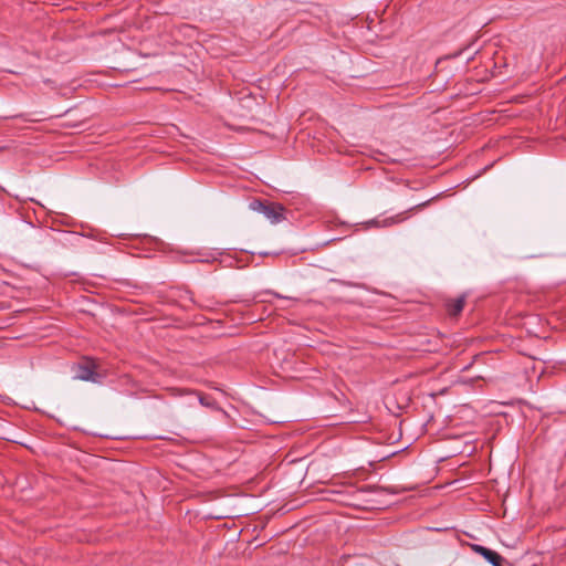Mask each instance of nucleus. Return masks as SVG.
Masks as SVG:
<instances>
[{"label":"nucleus","instance_id":"1","mask_svg":"<svg viewBox=\"0 0 566 566\" xmlns=\"http://www.w3.org/2000/svg\"><path fill=\"white\" fill-rule=\"evenodd\" d=\"M97 363L94 359L85 357L75 366V378L98 382L103 375L97 370Z\"/></svg>","mask_w":566,"mask_h":566},{"label":"nucleus","instance_id":"2","mask_svg":"<svg viewBox=\"0 0 566 566\" xmlns=\"http://www.w3.org/2000/svg\"><path fill=\"white\" fill-rule=\"evenodd\" d=\"M262 214L271 221V223H279L285 219L284 208L280 203L269 202Z\"/></svg>","mask_w":566,"mask_h":566},{"label":"nucleus","instance_id":"3","mask_svg":"<svg viewBox=\"0 0 566 566\" xmlns=\"http://www.w3.org/2000/svg\"><path fill=\"white\" fill-rule=\"evenodd\" d=\"M472 549L483 556L493 566H502L503 557L495 551L478 544L472 545Z\"/></svg>","mask_w":566,"mask_h":566},{"label":"nucleus","instance_id":"4","mask_svg":"<svg viewBox=\"0 0 566 566\" xmlns=\"http://www.w3.org/2000/svg\"><path fill=\"white\" fill-rule=\"evenodd\" d=\"M428 203H429V201H424V202H422V203H419V205H417V206H415V207L410 208L409 210H407V211H405V212L398 213V214H396V216H394V217H390V218H386V219L382 221V226H384V227H389V226H392V224H396V223H400V222H402V221H405V220H407V219H408V213H409L410 211L419 210V209H421V208L426 207Z\"/></svg>","mask_w":566,"mask_h":566},{"label":"nucleus","instance_id":"5","mask_svg":"<svg viewBox=\"0 0 566 566\" xmlns=\"http://www.w3.org/2000/svg\"><path fill=\"white\" fill-rule=\"evenodd\" d=\"M465 304L464 296L457 297L447 302V312L450 316H458Z\"/></svg>","mask_w":566,"mask_h":566},{"label":"nucleus","instance_id":"6","mask_svg":"<svg viewBox=\"0 0 566 566\" xmlns=\"http://www.w3.org/2000/svg\"><path fill=\"white\" fill-rule=\"evenodd\" d=\"M268 203L269 202H266V201L253 200L250 202V209L262 213L263 210L265 209V207L268 206Z\"/></svg>","mask_w":566,"mask_h":566},{"label":"nucleus","instance_id":"7","mask_svg":"<svg viewBox=\"0 0 566 566\" xmlns=\"http://www.w3.org/2000/svg\"><path fill=\"white\" fill-rule=\"evenodd\" d=\"M199 401L205 407L214 408V406H216V401L207 396H200Z\"/></svg>","mask_w":566,"mask_h":566}]
</instances>
